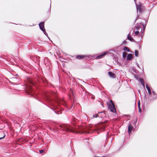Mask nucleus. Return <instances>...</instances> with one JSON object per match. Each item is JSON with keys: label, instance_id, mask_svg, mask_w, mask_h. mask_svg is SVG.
<instances>
[{"label": "nucleus", "instance_id": "f257e3e1", "mask_svg": "<svg viewBox=\"0 0 157 157\" xmlns=\"http://www.w3.org/2000/svg\"><path fill=\"white\" fill-rule=\"evenodd\" d=\"M59 127L60 128H59V129H61V130H63L65 132H75L74 129L75 127L74 125H71L69 124H62L59 125Z\"/></svg>", "mask_w": 157, "mask_h": 157}, {"label": "nucleus", "instance_id": "f03ea898", "mask_svg": "<svg viewBox=\"0 0 157 157\" xmlns=\"http://www.w3.org/2000/svg\"><path fill=\"white\" fill-rule=\"evenodd\" d=\"M39 26L40 29L42 31H44V29H45L44 27V22H41L40 24H39Z\"/></svg>", "mask_w": 157, "mask_h": 157}, {"label": "nucleus", "instance_id": "7ed1b4c3", "mask_svg": "<svg viewBox=\"0 0 157 157\" xmlns=\"http://www.w3.org/2000/svg\"><path fill=\"white\" fill-rule=\"evenodd\" d=\"M108 74L109 76L111 78H116V76L115 74L112 72H109Z\"/></svg>", "mask_w": 157, "mask_h": 157}, {"label": "nucleus", "instance_id": "20e7f679", "mask_svg": "<svg viewBox=\"0 0 157 157\" xmlns=\"http://www.w3.org/2000/svg\"><path fill=\"white\" fill-rule=\"evenodd\" d=\"M98 117L101 118H103L105 116V113L104 112H98Z\"/></svg>", "mask_w": 157, "mask_h": 157}, {"label": "nucleus", "instance_id": "39448f33", "mask_svg": "<svg viewBox=\"0 0 157 157\" xmlns=\"http://www.w3.org/2000/svg\"><path fill=\"white\" fill-rule=\"evenodd\" d=\"M110 109L111 112L113 113L116 112V108L114 104H113V105H112V106L110 108Z\"/></svg>", "mask_w": 157, "mask_h": 157}, {"label": "nucleus", "instance_id": "423d86ee", "mask_svg": "<svg viewBox=\"0 0 157 157\" xmlns=\"http://www.w3.org/2000/svg\"><path fill=\"white\" fill-rule=\"evenodd\" d=\"M133 127L132 125L131 124H129V125L128 126V132L129 133V134H130V133L132 131V129Z\"/></svg>", "mask_w": 157, "mask_h": 157}, {"label": "nucleus", "instance_id": "0eeeda50", "mask_svg": "<svg viewBox=\"0 0 157 157\" xmlns=\"http://www.w3.org/2000/svg\"><path fill=\"white\" fill-rule=\"evenodd\" d=\"M133 57V55L131 54H129L128 55L127 57V59L128 60H131L132 59Z\"/></svg>", "mask_w": 157, "mask_h": 157}, {"label": "nucleus", "instance_id": "6e6552de", "mask_svg": "<svg viewBox=\"0 0 157 157\" xmlns=\"http://www.w3.org/2000/svg\"><path fill=\"white\" fill-rule=\"evenodd\" d=\"M29 90L28 91V93L30 95H32L33 94V93H31V91H32L33 90L32 87L30 86L29 87Z\"/></svg>", "mask_w": 157, "mask_h": 157}, {"label": "nucleus", "instance_id": "1a4fd4ad", "mask_svg": "<svg viewBox=\"0 0 157 157\" xmlns=\"http://www.w3.org/2000/svg\"><path fill=\"white\" fill-rule=\"evenodd\" d=\"M86 56L83 55H78L76 56V58L77 59H80L84 58V57H86Z\"/></svg>", "mask_w": 157, "mask_h": 157}, {"label": "nucleus", "instance_id": "9d476101", "mask_svg": "<svg viewBox=\"0 0 157 157\" xmlns=\"http://www.w3.org/2000/svg\"><path fill=\"white\" fill-rule=\"evenodd\" d=\"M107 54V52H104L103 53L99 55L96 57L97 59H99L101 58L102 57L104 56L105 55Z\"/></svg>", "mask_w": 157, "mask_h": 157}, {"label": "nucleus", "instance_id": "9b49d317", "mask_svg": "<svg viewBox=\"0 0 157 157\" xmlns=\"http://www.w3.org/2000/svg\"><path fill=\"white\" fill-rule=\"evenodd\" d=\"M146 88L147 89L148 93L149 95H151V90L149 86L147 84H146Z\"/></svg>", "mask_w": 157, "mask_h": 157}, {"label": "nucleus", "instance_id": "f8f14e48", "mask_svg": "<svg viewBox=\"0 0 157 157\" xmlns=\"http://www.w3.org/2000/svg\"><path fill=\"white\" fill-rule=\"evenodd\" d=\"M128 39L130 41H132L133 40V38L131 37L130 33H129L127 36Z\"/></svg>", "mask_w": 157, "mask_h": 157}, {"label": "nucleus", "instance_id": "ddd939ff", "mask_svg": "<svg viewBox=\"0 0 157 157\" xmlns=\"http://www.w3.org/2000/svg\"><path fill=\"white\" fill-rule=\"evenodd\" d=\"M123 50L124 51H127V52H130V50L129 49V48H128L127 47H126V46H125V47H124V48H123Z\"/></svg>", "mask_w": 157, "mask_h": 157}, {"label": "nucleus", "instance_id": "4468645a", "mask_svg": "<svg viewBox=\"0 0 157 157\" xmlns=\"http://www.w3.org/2000/svg\"><path fill=\"white\" fill-rule=\"evenodd\" d=\"M136 7L137 10H139L140 12L141 11V9L140 8V5H137L136 3Z\"/></svg>", "mask_w": 157, "mask_h": 157}, {"label": "nucleus", "instance_id": "2eb2a0df", "mask_svg": "<svg viewBox=\"0 0 157 157\" xmlns=\"http://www.w3.org/2000/svg\"><path fill=\"white\" fill-rule=\"evenodd\" d=\"M127 55V53L125 52H124L123 53L122 56L124 58H125Z\"/></svg>", "mask_w": 157, "mask_h": 157}, {"label": "nucleus", "instance_id": "dca6fc26", "mask_svg": "<svg viewBox=\"0 0 157 157\" xmlns=\"http://www.w3.org/2000/svg\"><path fill=\"white\" fill-rule=\"evenodd\" d=\"M138 52L137 50H135V56H136L137 57L138 55Z\"/></svg>", "mask_w": 157, "mask_h": 157}, {"label": "nucleus", "instance_id": "f3484780", "mask_svg": "<svg viewBox=\"0 0 157 157\" xmlns=\"http://www.w3.org/2000/svg\"><path fill=\"white\" fill-rule=\"evenodd\" d=\"M98 116H99V114H98H98H94L93 116V118H96V117H98Z\"/></svg>", "mask_w": 157, "mask_h": 157}, {"label": "nucleus", "instance_id": "a211bd4d", "mask_svg": "<svg viewBox=\"0 0 157 157\" xmlns=\"http://www.w3.org/2000/svg\"><path fill=\"white\" fill-rule=\"evenodd\" d=\"M139 33V32L138 31H136L135 33L133 35L134 36L137 35Z\"/></svg>", "mask_w": 157, "mask_h": 157}, {"label": "nucleus", "instance_id": "6ab92c4d", "mask_svg": "<svg viewBox=\"0 0 157 157\" xmlns=\"http://www.w3.org/2000/svg\"><path fill=\"white\" fill-rule=\"evenodd\" d=\"M139 80H140V83H141V84L144 82V79L142 78H140V79Z\"/></svg>", "mask_w": 157, "mask_h": 157}, {"label": "nucleus", "instance_id": "aec40b11", "mask_svg": "<svg viewBox=\"0 0 157 157\" xmlns=\"http://www.w3.org/2000/svg\"><path fill=\"white\" fill-rule=\"evenodd\" d=\"M43 31V33H44V34L46 36H48L47 33L45 31V29H44V31Z\"/></svg>", "mask_w": 157, "mask_h": 157}, {"label": "nucleus", "instance_id": "412c9836", "mask_svg": "<svg viewBox=\"0 0 157 157\" xmlns=\"http://www.w3.org/2000/svg\"><path fill=\"white\" fill-rule=\"evenodd\" d=\"M138 107H139V110L140 111H141V109H140V102L139 101V102H138Z\"/></svg>", "mask_w": 157, "mask_h": 157}, {"label": "nucleus", "instance_id": "4be33fe9", "mask_svg": "<svg viewBox=\"0 0 157 157\" xmlns=\"http://www.w3.org/2000/svg\"><path fill=\"white\" fill-rule=\"evenodd\" d=\"M44 150H39V152L40 153H42L44 152Z\"/></svg>", "mask_w": 157, "mask_h": 157}, {"label": "nucleus", "instance_id": "5701e85b", "mask_svg": "<svg viewBox=\"0 0 157 157\" xmlns=\"http://www.w3.org/2000/svg\"><path fill=\"white\" fill-rule=\"evenodd\" d=\"M136 28L137 29H139L140 28V26H136Z\"/></svg>", "mask_w": 157, "mask_h": 157}, {"label": "nucleus", "instance_id": "b1692460", "mask_svg": "<svg viewBox=\"0 0 157 157\" xmlns=\"http://www.w3.org/2000/svg\"><path fill=\"white\" fill-rule=\"evenodd\" d=\"M123 43L124 44H126V41L125 40H124V41H123Z\"/></svg>", "mask_w": 157, "mask_h": 157}, {"label": "nucleus", "instance_id": "393cba45", "mask_svg": "<svg viewBox=\"0 0 157 157\" xmlns=\"http://www.w3.org/2000/svg\"><path fill=\"white\" fill-rule=\"evenodd\" d=\"M145 88V85L144 83V82L141 84Z\"/></svg>", "mask_w": 157, "mask_h": 157}, {"label": "nucleus", "instance_id": "a878e982", "mask_svg": "<svg viewBox=\"0 0 157 157\" xmlns=\"http://www.w3.org/2000/svg\"><path fill=\"white\" fill-rule=\"evenodd\" d=\"M5 137V135H4V136L0 138V140L4 138Z\"/></svg>", "mask_w": 157, "mask_h": 157}, {"label": "nucleus", "instance_id": "bb28decb", "mask_svg": "<svg viewBox=\"0 0 157 157\" xmlns=\"http://www.w3.org/2000/svg\"><path fill=\"white\" fill-rule=\"evenodd\" d=\"M152 92L153 94L154 95H155V92H154V91H152Z\"/></svg>", "mask_w": 157, "mask_h": 157}, {"label": "nucleus", "instance_id": "cd10ccee", "mask_svg": "<svg viewBox=\"0 0 157 157\" xmlns=\"http://www.w3.org/2000/svg\"><path fill=\"white\" fill-rule=\"evenodd\" d=\"M110 101L111 102V103L112 104V105H113V104L112 101L111 100H110Z\"/></svg>", "mask_w": 157, "mask_h": 157}, {"label": "nucleus", "instance_id": "c85d7f7f", "mask_svg": "<svg viewBox=\"0 0 157 157\" xmlns=\"http://www.w3.org/2000/svg\"><path fill=\"white\" fill-rule=\"evenodd\" d=\"M105 157V156H102V157Z\"/></svg>", "mask_w": 157, "mask_h": 157}, {"label": "nucleus", "instance_id": "c756f323", "mask_svg": "<svg viewBox=\"0 0 157 157\" xmlns=\"http://www.w3.org/2000/svg\"><path fill=\"white\" fill-rule=\"evenodd\" d=\"M137 66H138V67H139V65H137Z\"/></svg>", "mask_w": 157, "mask_h": 157}, {"label": "nucleus", "instance_id": "7c9ffc66", "mask_svg": "<svg viewBox=\"0 0 157 157\" xmlns=\"http://www.w3.org/2000/svg\"><path fill=\"white\" fill-rule=\"evenodd\" d=\"M134 0L135 1V0Z\"/></svg>", "mask_w": 157, "mask_h": 157}]
</instances>
